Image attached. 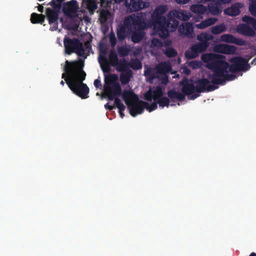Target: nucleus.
I'll return each mask as SVG.
<instances>
[{
  "instance_id": "nucleus-1",
  "label": "nucleus",
  "mask_w": 256,
  "mask_h": 256,
  "mask_svg": "<svg viewBox=\"0 0 256 256\" xmlns=\"http://www.w3.org/2000/svg\"><path fill=\"white\" fill-rule=\"evenodd\" d=\"M84 60L66 61L64 70V72L62 75L69 88L74 94L85 99L88 98L89 88L83 82L86 77V73L83 70Z\"/></svg>"
},
{
  "instance_id": "nucleus-2",
  "label": "nucleus",
  "mask_w": 256,
  "mask_h": 256,
  "mask_svg": "<svg viewBox=\"0 0 256 256\" xmlns=\"http://www.w3.org/2000/svg\"><path fill=\"white\" fill-rule=\"evenodd\" d=\"M225 58L222 55L212 53L201 56V60L207 64L206 67L213 72L208 74V78L214 84L224 85L226 81L233 80L236 78L235 74H228V63Z\"/></svg>"
},
{
  "instance_id": "nucleus-3",
  "label": "nucleus",
  "mask_w": 256,
  "mask_h": 256,
  "mask_svg": "<svg viewBox=\"0 0 256 256\" xmlns=\"http://www.w3.org/2000/svg\"><path fill=\"white\" fill-rule=\"evenodd\" d=\"M122 98L129 110L130 114L135 117L143 112L144 106L139 100L138 96L132 90H124L122 95Z\"/></svg>"
},
{
  "instance_id": "nucleus-4",
  "label": "nucleus",
  "mask_w": 256,
  "mask_h": 256,
  "mask_svg": "<svg viewBox=\"0 0 256 256\" xmlns=\"http://www.w3.org/2000/svg\"><path fill=\"white\" fill-rule=\"evenodd\" d=\"M118 78L116 74L105 76L104 91L106 96L109 100H112L114 98L121 94L122 90L120 84L116 82Z\"/></svg>"
},
{
  "instance_id": "nucleus-5",
  "label": "nucleus",
  "mask_w": 256,
  "mask_h": 256,
  "mask_svg": "<svg viewBox=\"0 0 256 256\" xmlns=\"http://www.w3.org/2000/svg\"><path fill=\"white\" fill-rule=\"evenodd\" d=\"M167 17V20L166 18L164 22L160 24L162 26H158L156 30L159 36L162 38H167L169 35L170 31H175L179 24L177 18L173 16L172 11L169 12Z\"/></svg>"
},
{
  "instance_id": "nucleus-6",
  "label": "nucleus",
  "mask_w": 256,
  "mask_h": 256,
  "mask_svg": "<svg viewBox=\"0 0 256 256\" xmlns=\"http://www.w3.org/2000/svg\"><path fill=\"white\" fill-rule=\"evenodd\" d=\"M65 52L68 55L76 53L79 56H83L84 50L83 44L77 38H70L65 37L64 40Z\"/></svg>"
},
{
  "instance_id": "nucleus-7",
  "label": "nucleus",
  "mask_w": 256,
  "mask_h": 256,
  "mask_svg": "<svg viewBox=\"0 0 256 256\" xmlns=\"http://www.w3.org/2000/svg\"><path fill=\"white\" fill-rule=\"evenodd\" d=\"M136 19L138 22V24L133 25L132 31L131 32V39L134 43H138L145 36L144 30L146 28V24L144 18L142 14L136 15Z\"/></svg>"
},
{
  "instance_id": "nucleus-8",
  "label": "nucleus",
  "mask_w": 256,
  "mask_h": 256,
  "mask_svg": "<svg viewBox=\"0 0 256 256\" xmlns=\"http://www.w3.org/2000/svg\"><path fill=\"white\" fill-rule=\"evenodd\" d=\"M136 15L132 14L125 18L124 24L118 30L117 36L118 40H124L128 33L132 31L133 25L138 24V22L136 19Z\"/></svg>"
},
{
  "instance_id": "nucleus-9",
  "label": "nucleus",
  "mask_w": 256,
  "mask_h": 256,
  "mask_svg": "<svg viewBox=\"0 0 256 256\" xmlns=\"http://www.w3.org/2000/svg\"><path fill=\"white\" fill-rule=\"evenodd\" d=\"M168 10V7L166 5H160L157 6L153 12L152 14L151 18L148 21V24L150 26H153L154 29H156L158 26H162L161 24L162 22H164L166 17L163 16Z\"/></svg>"
},
{
  "instance_id": "nucleus-10",
  "label": "nucleus",
  "mask_w": 256,
  "mask_h": 256,
  "mask_svg": "<svg viewBox=\"0 0 256 256\" xmlns=\"http://www.w3.org/2000/svg\"><path fill=\"white\" fill-rule=\"evenodd\" d=\"M208 48L206 44L196 42L190 47V50L186 52L185 56L188 60L195 58L198 56L199 54L204 52Z\"/></svg>"
},
{
  "instance_id": "nucleus-11",
  "label": "nucleus",
  "mask_w": 256,
  "mask_h": 256,
  "mask_svg": "<svg viewBox=\"0 0 256 256\" xmlns=\"http://www.w3.org/2000/svg\"><path fill=\"white\" fill-rule=\"evenodd\" d=\"M210 81L207 78H201L196 81V92L200 93L205 92H212L218 88L214 84H210Z\"/></svg>"
},
{
  "instance_id": "nucleus-12",
  "label": "nucleus",
  "mask_w": 256,
  "mask_h": 256,
  "mask_svg": "<svg viewBox=\"0 0 256 256\" xmlns=\"http://www.w3.org/2000/svg\"><path fill=\"white\" fill-rule=\"evenodd\" d=\"M78 8V4L76 0H72L63 4L62 12L66 16L70 18L74 16Z\"/></svg>"
},
{
  "instance_id": "nucleus-13",
  "label": "nucleus",
  "mask_w": 256,
  "mask_h": 256,
  "mask_svg": "<svg viewBox=\"0 0 256 256\" xmlns=\"http://www.w3.org/2000/svg\"><path fill=\"white\" fill-rule=\"evenodd\" d=\"M124 4L132 12H138L149 6V4L143 0H125Z\"/></svg>"
},
{
  "instance_id": "nucleus-14",
  "label": "nucleus",
  "mask_w": 256,
  "mask_h": 256,
  "mask_svg": "<svg viewBox=\"0 0 256 256\" xmlns=\"http://www.w3.org/2000/svg\"><path fill=\"white\" fill-rule=\"evenodd\" d=\"M229 61L231 63H234L241 72H246L250 68L248 64V58L235 56L230 59Z\"/></svg>"
},
{
  "instance_id": "nucleus-15",
  "label": "nucleus",
  "mask_w": 256,
  "mask_h": 256,
  "mask_svg": "<svg viewBox=\"0 0 256 256\" xmlns=\"http://www.w3.org/2000/svg\"><path fill=\"white\" fill-rule=\"evenodd\" d=\"M100 55L99 56L98 60L100 64L101 68L104 72H109L110 68L107 58L105 56L107 49L104 46H100Z\"/></svg>"
},
{
  "instance_id": "nucleus-16",
  "label": "nucleus",
  "mask_w": 256,
  "mask_h": 256,
  "mask_svg": "<svg viewBox=\"0 0 256 256\" xmlns=\"http://www.w3.org/2000/svg\"><path fill=\"white\" fill-rule=\"evenodd\" d=\"M178 32L181 34L188 38H192L194 36L192 24L190 22H186L180 25Z\"/></svg>"
},
{
  "instance_id": "nucleus-17",
  "label": "nucleus",
  "mask_w": 256,
  "mask_h": 256,
  "mask_svg": "<svg viewBox=\"0 0 256 256\" xmlns=\"http://www.w3.org/2000/svg\"><path fill=\"white\" fill-rule=\"evenodd\" d=\"M214 50L216 52L224 54H234L236 51V48L235 46L226 44H219L214 47Z\"/></svg>"
},
{
  "instance_id": "nucleus-18",
  "label": "nucleus",
  "mask_w": 256,
  "mask_h": 256,
  "mask_svg": "<svg viewBox=\"0 0 256 256\" xmlns=\"http://www.w3.org/2000/svg\"><path fill=\"white\" fill-rule=\"evenodd\" d=\"M180 85L182 86V92L184 96L192 94L196 91V86L194 84L190 82L186 78L182 80Z\"/></svg>"
},
{
  "instance_id": "nucleus-19",
  "label": "nucleus",
  "mask_w": 256,
  "mask_h": 256,
  "mask_svg": "<svg viewBox=\"0 0 256 256\" xmlns=\"http://www.w3.org/2000/svg\"><path fill=\"white\" fill-rule=\"evenodd\" d=\"M242 7V4L240 2H236L232 4L230 7L224 10V12L226 15L234 16H238L240 12V8Z\"/></svg>"
},
{
  "instance_id": "nucleus-20",
  "label": "nucleus",
  "mask_w": 256,
  "mask_h": 256,
  "mask_svg": "<svg viewBox=\"0 0 256 256\" xmlns=\"http://www.w3.org/2000/svg\"><path fill=\"white\" fill-rule=\"evenodd\" d=\"M238 31L239 33L246 36H253L256 34L254 30L247 23L238 25Z\"/></svg>"
},
{
  "instance_id": "nucleus-21",
  "label": "nucleus",
  "mask_w": 256,
  "mask_h": 256,
  "mask_svg": "<svg viewBox=\"0 0 256 256\" xmlns=\"http://www.w3.org/2000/svg\"><path fill=\"white\" fill-rule=\"evenodd\" d=\"M172 12L174 17L182 21H186L192 16L190 12L186 10H174Z\"/></svg>"
},
{
  "instance_id": "nucleus-22",
  "label": "nucleus",
  "mask_w": 256,
  "mask_h": 256,
  "mask_svg": "<svg viewBox=\"0 0 256 256\" xmlns=\"http://www.w3.org/2000/svg\"><path fill=\"white\" fill-rule=\"evenodd\" d=\"M82 4L88 10L90 14H94L98 8V2L96 0H82Z\"/></svg>"
},
{
  "instance_id": "nucleus-23",
  "label": "nucleus",
  "mask_w": 256,
  "mask_h": 256,
  "mask_svg": "<svg viewBox=\"0 0 256 256\" xmlns=\"http://www.w3.org/2000/svg\"><path fill=\"white\" fill-rule=\"evenodd\" d=\"M46 14L48 20L49 24H52L56 23L57 24L58 15V12L50 8H47Z\"/></svg>"
},
{
  "instance_id": "nucleus-24",
  "label": "nucleus",
  "mask_w": 256,
  "mask_h": 256,
  "mask_svg": "<svg viewBox=\"0 0 256 256\" xmlns=\"http://www.w3.org/2000/svg\"><path fill=\"white\" fill-rule=\"evenodd\" d=\"M167 94L168 97L173 102H174V99L182 101L185 98V96L184 94L180 92H176L174 89L169 90Z\"/></svg>"
},
{
  "instance_id": "nucleus-25",
  "label": "nucleus",
  "mask_w": 256,
  "mask_h": 256,
  "mask_svg": "<svg viewBox=\"0 0 256 256\" xmlns=\"http://www.w3.org/2000/svg\"><path fill=\"white\" fill-rule=\"evenodd\" d=\"M99 20L102 24H106L108 22L111 15L110 12L107 9H101L99 10Z\"/></svg>"
},
{
  "instance_id": "nucleus-26",
  "label": "nucleus",
  "mask_w": 256,
  "mask_h": 256,
  "mask_svg": "<svg viewBox=\"0 0 256 256\" xmlns=\"http://www.w3.org/2000/svg\"><path fill=\"white\" fill-rule=\"evenodd\" d=\"M214 38L212 35L206 32H202L197 36V40L200 41V43L206 44L208 47L210 46L209 41Z\"/></svg>"
},
{
  "instance_id": "nucleus-27",
  "label": "nucleus",
  "mask_w": 256,
  "mask_h": 256,
  "mask_svg": "<svg viewBox=\"0 0 256 256\" xmlns=\"http://www.w3.org/2000/svg\"><path fill=\"white\" fill-rule=\"evenodd\" d=\"M170 68V65L166 62L160 63L156 66V72L161 74H164L166 72H168Z\"/></svg>"
},
{
  "instance_id": "nucleus-28",
  "label": "nucleus",
  "mask_w": 256,
  "mask_h": 256,
  "mask_svg": "<svg viewBox=\"0 0 256 256\" xmlns=\"http://www.w3.org/2000/svg\"><path fill=\"white\" fill-rule=\"evenodd\" d=\"M190 10L198 16L204 14L207 10L206 8L202 4H193L190 6Z\"/></svg>"
},
{
  "instance_id": "nucleus-29",
  "label": "nucleus",
  "mask_w": 256,
  "mask_h": 256,
  "mask_svg": "<svg viewBox=\"0 0 256 256\" xmlns=\"http://www.w3.org/2000/svg\"><path fill=\"white\" fill-rule=\"evenodd\" d=\"M45 20V16L42 14L34 12L31 14L30 21L32 24H42Z\"/></svg>"
},
{
  "instance_id": "nucleus-30",
  "label": "nucleus",
  "mask_w": 256,
  "mask_h": 256,
  "mask_svg": "<svg viewBox=\"0 0 256 256\" xmlns=\"http://www.w3.org/2000/svg\"><path fill=\"white\" fill-rule=\"evenodd\" d=\"M218 21V18H211L202 21L200 24H197V27L200 29L206 28L214 24Z\"/></svg>"
},
{
  "instance_id": "nucleus-31",
  "label": "nucleus",
  "mask_w": 256,
  "mask_h": 256,
  "mask_svg": "<svg viewBox=\"0 0 256 256\" xmlns=\"http://www.w3.org/2000/svg\"><path fill=\"white\" fill-rule=\"evenodd\" d=\"M132 76V72L130 70H128L125 72L122 73L120 75V81L122 84H128Z\"/></svg>"
},
{
  "instance_id": "nucleus-32",
  "label": "nucleus",
  "mask_w": 256,
  "mask_h": 256,
  "mask_svg": "<svg viewBox=\"0 0 256 256\" xmlns=\"http://www.w3.org/2000/svg\"><path fill=\"white\" fill-rule=\"evenodd\" d=\"M114 104L118 108L119 113L120 116L123 118L124 116V111L125 110L126 106L121 102L120 100L118 98V96L114 98Z\"/></svg>"
},
{
  "instance_id": "nucleus-33",
  "label": "nucleus",
  "mask_w": 256,
  "mask_h": 256,
  "mask_svg": "<svg viewBox=\"0 0 256 256\" xmlns=\"http://www.w3.org/2000/svg\"><path fill=\"white\" fill-rule=\"evenodd\" d=\"M226 27L224 24L214 26L211 28V32L214 34H218L226 30Z\"/></svg>"
},
{
  "instance_id": "nucleus-34",
  "label": "nucleus",
  "mask_w": 256,
  "mask_h": 256,
  "mask_svg": "<svg viewBox=\"0 0 256 256\" xmlns=\"http://www.w3.org/2000/svg\"><path fill=\"white\" fill-rule=\"evenodd\" d=\"M109 60L110 65L112 66H116L118 64V58L114 50L110 52Z\"/></svg>"
},
{
  "instance_id": "nucleus-35",
  "label": "nucleus",
  "mask_w": 256,
  "mask_h": 256,
  "mask_svg": "<svg viewBox=\"0 0 256 256\" xmlns=\"http://www.w3.org/2000/svg\"><path fill=\"white\" fill-rule=\"evenodd\" d=\"M208 9L209 12L212 15H218L221 12L217 4H209Z\"/></svg>"
},
{
  "instance_id": "nucleus-36",
  "label": "nucleus",
  "mask_w": 256,
  "mask_h": 256,
  "mask_svg": "<svg viewBox=\"0 0 256 256\" xmlns=\"http://www.w3.org/2000/svg\"><path fill=\"white\" fill-rule=\"evenodd\" d=\"M154 100L156 101L164 95V91L161 86H156L154 90H152Z\"/></svg>"
},
{
  "instance_id": "nucleus-37",
  "label": "nucleus",
  "mask_w": 256,
  "mask_h": 256,
  "mask_svg": "<svg viewBox=\"0 0 256 256\" xmlns=\"http://www.w3.org/2000/svg\"><path fill=\"white\" fill-rule=\"evenodd\" d=\"M242 20L248 24H251L252 29L256 31V19L250 16H244L242 17Z\"/></svg>"
},
{
  "instance_id": "nucleus-38",
  "label": "nucleus",
  "mask_w": 256,
  "mask_h": 256,
  "mask_svg": "<svg viewBox=\"0 0 256 256\" xmlns=\"http://www.w3.org/2000/svg\"><path fill=\"white\" fill-rule=\"evenodd\" d=\"M143 104H144V108H146L149 112H151L155 110H156L158 108V102L156 101H154L151 104H149L148 102H141Z\"/></svg>"
},
{
  "instance_id": "nucleus-39",
  "label": "nucleus",
  "mask_w": 256,
  "mask_h": 256,
  "mask_svg": "<svg viewBox=\"0 0 256 256\" xmlns=\"http://www.w3.org/2000/svg\"><path fill=\"white\" fill-rule=\"evenodd\" d=\"M159 106L162 108L168 107L170 105V100L168 98L162 96L156 100Z\"/></svg>"
},
{
  "instance_id": "nucleus-40",
  "label": "nucleus",
  "mask_w": 256,
  "mask_h": 256,
  "mask_svg": "<svg viewBox=\"0 0 256 256\" xmlns=\"http://www.w3.org/2000/svg\"><path fill=\"white\" fill-rule=\"evenodd\" d=\"M130 66L134 70H140L142 68V62L137 59L132 60L130 64Z\"/></svg>"
},
{
  "instance_id": "nucleus-41",
  "label": "nucleus",
  "mask_w": 256,
  "mask_h": 256,
  "mask_svg": "<svg viewBox=\"0 0 256 256\" xmlns=\"http://www.w3.org/2000/svg\"><path fill=\"white\" fill-rule=\"evenodd\" d=\"M116 66V70L118 72L124 71L128 66V64L126 60L123 59L120 61L118 60V64Z\"/></svg>"
},
{
  "instance_id": "nucleus-42",
  "label": "nucleus",
  "mask_w": 256,
  "mask_h": 256,
  "mask_svg": "<svg viewBox=\"0 0 256 256\" xmlns=\"http://www.w3.org/2000/svg\"><path fill=\"white\" fill-rule=\"evenodd\" d=\"M130 50L126 46H122L118 47V52L119 56L121 57H125L128 55L130 53Z\"/></svg>"
},
{
  "instance_id": "nucleus-43",
  "label": "nucleus",
  "mask_w": 256,
  "mask_h": 256,
  "mask_svg": "<svg viewBox=\"0 0 256 256\" xmlns=\"http://www.w3.org/2000/svg\"><path fill=\"white\" fill-rule=\"evenodd\" d=\"M234 36L231 34H224L221 36V40L228 43L234 44Z\"/></svg>"
},
{
  "instance_id": "nucleus-44",
  "label": "nucleus",
  "mask_w": 256,
  "mask_h": 256,
  "mask_svg": "<svg viewBox=\"0 0 256 256\" xmlns=\"http://www.w3.org/2000/svg\"><path fill=\"white\" fill-rule=\"evenodd\" d=\"M164 53L168 58L175 57L178 54L176 50L172 47L167 48L164 52Z\"/></svg>"
},
{
  "instance_id": "nucleus-45",
  "label": "nucleus",
  "mask_w": 256,
  "mask_h": 256,
  "mask_svg": "<svg viewBox=\"0 0 256 256\" xmlns=\"http://www.w3.org/2000/svg\"><path fill=\"white\" fill-rule=\"evenodd\" d=\"M84 52H87L88 54H86L85 55V54H84V58H86L87 56L89 55V53L90 51L92 50V45H91V42L90 40H87L84 43V45L83 46Z\"/></svg>"
},
{
  "instance_id": "nucleus-46",
  "label": "nucleus",
  "mask_w": 256,
  "mask_h": 256,
  "mask_svg": "<svg viewBox=\"0 0 256 256\" xmlns=\"http://www.w3.org/2000/svg\"><path fill=\"white\" fill-rule=\"evenodd\" d=\"M151 46L154 48H160L163 46V43L158 38H153L151 42Z\"/></svg>"
},
{
  "instance_id": "nucleus-47",
  "label": "nucleus",
  "mask_w": 256,
  "mask_h": 256,
  "mask_svg": "<svg viewBox=\"0 0 256 256\" xmlns=\"http://www.w3.org/2000/svg\"><path fill=\"white\" fill-rule=\"evenodd\" d=\"M49 4L54 9L58 10L60 9L62 6L60 2L58 0H52L49 3Z\"/></svg>"
},
{
  "instance_id": "nucleus-48",
  "label": "nucleus",
  "mask_w": 256,
  "mask_h": 256,
  "mask_svg": "<svg viewBox=\"0 0 256 256\" xmlns=\"http://www.w3.org/2000/svg\"><path fill=\"white\" fill-rule=\"evenodd\" d=\"M144 98L148 101H152V99L154 100V97L151 88L145 93Z\"/></svg>"
},
{
  "instance_id": "nucleus-49",
  "label": "nucleus",
  "mask_w": 256,
  "mask_h": 256,
  "mask_svg": "<svg viewBox=\"0 0 256 256\" xmlns=\"http://www.w3.org/2000/svg\"><path fill=\"white\" fill-rule=\"evenodd\" d=\"M234 44L238 46H242L246 45L248 44V42L244 40L242 38H236L235 37Z\"/></svg>"
},
{
  "instance_id": "nucleus-50",
  "label": "nucleus",
  "mask_w": 256,
  "mask_h": 256,
  "mask_svg": "<svg viewBox=\"0 0 256 256\" xmlns=\"http://www.w3.org/2000/svg\"><path fill=\"white\" fill-rule=\"evenodd\" d=\"M228 68L229 71L232 73L240 72L234 63H232L231 64H228Z\"/></svg>"
},
{
  "instance_id": "nucleus-51",
  "label": "nucleus",
  "mask_w": 256,
  "mask_h": 256,
  "mask_svg": "<svg viewBox=\"0 0 256 256\" xmlns=\"http://www.w3.org/2000/svg\"><path fill=\"white\" fill-rule=\"evenodd\" d=\"M109 40L112 46H114L116 44V39L114 33H111L109 36Z\"/></svg>"
},
{
  "instance_id": "nucleus-52",
  "label": "nucleus",
  "mask_w": 256,
  "mask_h": 256,
  "mask_svg": "<svg viewBox=\"0 0 256 256\" xmlns=\"http://www.w3.org/2000/svg\"><path fill=\"white\" fill-rule=\"evenodd\" d=\"M249 10L252 16H256V6L250 5Z\"/></svg>"
},
{
  "instance_id": "nucleus-53",
  "label": "nucleus",
  "mask_w": 256,
  "mask_h": 256,
  "mask_svg": "<svg viewBox=\"0 0 256 256\" xmlns=\"http://www.w3.org/2000/svg\"><path fill=\"white\" fill-rule=\"evenodd\" d=\"M94 85L96 88L102 86V84L100 80L96 79L94 81Z\"/></svg>"
},
{
  "instance_id": "nucleus-54",
  "label": "nucleus",
  "mask_w": 256,
  "mask_h": 256,
  "mask_svg": "<svg viewBox=\"0 0 256 256\" xmlns=\"http://www.w3.org/2000/svg\"><path fill=\"white\" fill-rule=\"evenodd\" d=\"M190 66L194 68L199 66V63L197 61H194L190 63Z\"/></svg>"
},
{
  "instance_id": "nucleus-55",
  "label": "nucleus",
  "mask_w": 256,
  "mask_h": 256,
  "mask_svg": "<svg viewBox=\"0 0 256 256\" xmlns=\"http://www.w3.org/2000/svg\"><path fill=\"white\" fill-rule=\"evenodd\" d=\"M114 107H115L114 105V106H110V105L109 104V103H106L104 105V108L106 110H112L114 108Z\"/></svg>"
},
{
  "instance_id": "nucleus-56",
  "label": "nucleus",
  "mask_w": 256,
  "mask_h": 256,
  "mask_svg": "<svg viewBox=\"0 0 256 256\" xmlns=\"http://www.w3.org/2000/svg\"><path fill=\"white\" fill-rule=\"evenodd\" d=\"M250 0V4L252 6H256V0Z\"/></svg>"
},
{
  "instance_id": "nucleus-57",
  "label": "nucleus",
  "mask_w": 256,
  "mask_h": 256,
  "mask_svg": "<svg viewBox=\"0 0 256 256\" xmlns=\"http://www.w3.org/2000/svg\"><path fill=\"white\" fill-rule=\"evenodd\" d=\"M38 10L40 12H42L44 10V7L42 5H39L38 6Z\"/></svg>"
},
{
  "instance_id": "nucleus-58",
  "label": "nucleus",
  "mask_w": 256,
  "mask_h": 256,
  "mask_svg": "<svg viewBox=\"0 0 256 256\" xmlns=\"http://www.w3.org/2000/svg\"><path fill=\"white\" fill-rule=\"evenodd\" d=\"M200 96V94H193L191 96V99L194 100Z\"/></svg>"
},
{
  "instance_id": "nucleus-59",
  "label": "nucleus",
  "mask_w": 256,
  "mask_h": 256,
  "mask_svg": "<svg viewBox=\"0 0 256 256\" xmlns=\"http://www.w3.org/2000/svg\"><path fill=\"white\" fill-rule=\"evenodd\" d=\"M252 56H253L252 55L248 54V55L246 56L244 58H248V61H249L250 60L252 57Z\"/></svg>"
},
{
  "instance_id": "nucleus-60",
  "label": "nucleus",
  "mask_w": 256,
  "mask_h": 256,
  "mask_svg": "<svg viewBox=\"0 0 256 256\" xmlns=\"http://www.w3.org/2000/svg\"><path fill=\"white\" fill-rule=\"evenodd\" d=\"M251 64L252 65H256V58H254L253 60L251 62Z\"/></svg>"
},
{
  "instance_id": "nucleus-61",
  "label": "nucleus",
  "mask_w": 256,
  "mask_h": 256,
  "mask_svg": "<svg viewBox=\"0 0 256 256\" xmlns=\"http://www.w3.org/2000/svg\"><path fill=\"white\" fill-rule=\"evenodd\" d=\"M249 256H256V254L254 252H252Z\"/></svg>"
},
{
  "instance_id": "nucleus-62",
  "label": "nucleus",
  "mask_w": 256,
  "mask_h": 256,
  "mask_svg": "<svg viewBox=\"0 0 256 256\" xmlns=\"http://www.w3.org/2000/svg\"><path fill=\"white\" fill-rule=\"evenodd\" d=\"M60 84H61V85H62V86H64V82L63 80H62V81L60 82Z\"/></svg>"
},
{
  "instance_id": "nucleus-63",
  "label": "nucleus",
  "mask_w": 256,
  "mask_h": 256,
  "mask_svg": "<svg viewBox=\"0 0 256 256\" xmlns=\"http://www.w3.org/2000/svg\"><path fill=\"white\" fill-rule=\"evenodd\" d=\"M190 72V70H189L188 69H187L186 71V74H189Z\"/></svg>"
},
{
  "instance_id": "nucleus-64",
  "label": "nucleus",
  "mask_w": 256,
  "mask_h": 256,
  "mask_svg": "<svg viewBox=\"0 0 256 256\" xmlns=\"http://www.w3.org/2000/svg\"><path fill=\"white\" fill-rule=\"evenodd\" d=\"M116 0L118 2H120L124 1V0Z\"/></svg>"
}]
</instances>
